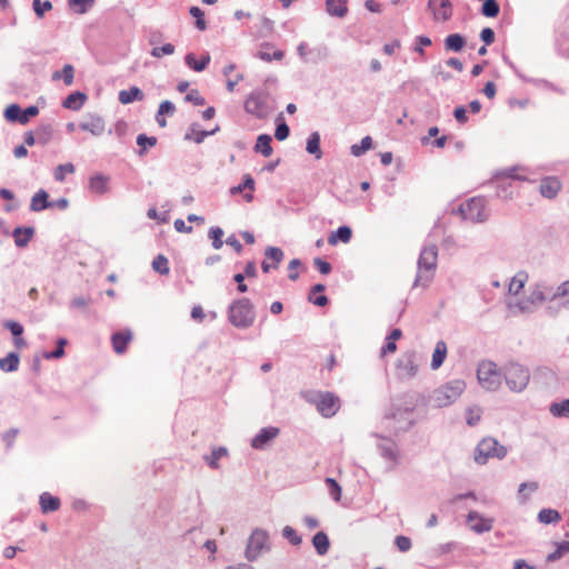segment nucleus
Here are the masks:
<instances>
[{
	"mask_svg": "<svg viewBox=\"0 0 569 569\" xmlns=\"http://www.w3.org/2000/svg\"><path fill=\"white\" fill-rule=\"evenodd\" d=\"M507 448L495 438H483L476 447L473 459L478 465H486L490 458L503 459L507 456Z\"/></svg>",
	"mask_w": 569,
	"mask_h": 569,
	"instance_id": "nucleus-7",
	"label": "nucleus"
},
{
	"mask_svg": "<svg viewBox=\"0 0 569 569\" xmlns=\"http://www.w3.org/2000/svg\"><path fill=\"white\" fill-rule=\"evenodd\" d=\"M49 194L46 190L40 189L31 199L30 210L34 212L42 211L48 208H53L54 203L48 200Z\"/></svg>",
	"mask_w": 569,
	"mask_h": 569,
	"instance_id": "nucleus-21",
	"label": "nucleus"
},
{
	"mask_svg": "<svg viewBox=\"0 0 569 569\" xmlns=\"http://www.w3.org/2000/svg\"><path fill=\"white\" fill-rule=\"evenodd\" d=\"M266 259H270L273 261V268L282 261L283 251L278 247H268L264 251Z\"/></svg>",
	"mask_w": 569,
	"mask_h": 569,
	"instance_id": "nucleus-52",
	"label": "nucleus"
},
{
	"mask_svg": "<svg viewBox=\"0 0 569 569\" xmlns=\"http://www.w3.org/2000/svg\"><path fill=\"white\" fill-rule=\"evenodd\" d=\"M184 61H186V64H187L190 69H192V70H194V71H197V72H201V71H203V70L207 68V66L209 64V62H210V56H209V53H206V54H203V56L201 57V59L198 61V60L196 59V57H194V54H193V53H188V54L186 56V58H184Z\"/></svg>",
	"mask_w": 569,
	"mask_h": 569,
	"instance_id": "nucleus-30",
	"label": "nucleus"
},
{
	"mask_svg": "<svg viewBox=\"0 0 569 569\" xmlns=\"http://www.w3.org/2000/svg\"><path fill=\"white\" fill-rule=\"evenodd\" d=\"M466 43L465 38L459 33H451L445 39V49L447 51L459 52Z\"/></svg>",
	"mask_w": 569,
	"mask_h": 569,
	"instance_id": "nucleus-34",
	"label": "nucleus"
},
{
	"mask_svg": "<svg viewBox=\"0 0 569 569\" xmlns=\"http://www.w3.org/2000/svg\"><path fill=\"white\" fill-rule=\"evenodd\" d=\"M37 142L44 146L47 144L53 136V129L51 124H42L40 126L37 131Z\"/></svg>",
	"mask_w": 569,
	"mask_h": 569,
	"instance_id": "nucleus-40",
	"label": "nucleus"
},
{
	"mask_svg": "<svg viewBox=\"0 0 569 569\" xmlns=\"http://www.w3.org/2000/svg\"><path fill=\"white\" fill-rule=\"evenodd\" d=\"M306 150L308 153L313 154L316 159H320L322 157V151L320 149V134L318 131H315L309 136Z\"/></svg>",
	"mask_w": 569,
	"mask_h": 569,
	"instance_id": "nucleus-36",
	"label": "nucleus"
},
{
	"mask_svg": "<svg viewBox=\"0 0 569 569\" xmlns=\"http://www.w3.org/2000/svg\"><path fill=\"white\" fill-rule=\"evenodd\" d=\"M246 189L251 190V191L254 189V180L252 179V177L250 174H246L243 177V182L236 187H232L230 189V192H231V194H237V193L242 192Z\"/></svg>",
	"mask_w": 569,
	"mask_h": 569,
	"instance_id": "nucleus-58",
	"label": "nucleus"
},
{
	"mask_svg": "<svg viewBox=\"0 0 569 569\" xmlns=\"http://www.w3.org/2000/svg\"><path fill=\"white\" fill-rule=\"evenodd\" d=\"M477 378L479 385L487 391H497L502 383V367L490 360L481 361L478 365Z\"/></svg>",
	"mask_w": 569,
	"mask_h": 569,
	"instance_id": "nucleus-6",
	"label": "nucleus"
},
{
	"mask_svg": "<svg viewBox=\"0 0 569 569\" xmlns=\"http://www.w3.org/2000/svg\"><path fill=\"white\" fill-rule=\"evenodd\" d=\"M40 507L43 513L52 512L59 509L60 500L48 492L40 496Z\"/></svg>",
	"mask_w": 569,
	"mask_h": 569,
	"instance_id": "nucleus-33",
	"label": "nucleus"
},
{
	"mask_svg": "<svg viewBox=\"0 0 569 569\" xmlns=\"http://www.w3.org/2000/svg\"><path fill=\"white\" fill-rule=\"evenodd\" d=\"M223 230L220 227H212L209 230V238L212 239V247L214 249H220L223 244L222 237H223Z\"/></svg>",
	"mask_w": 569,
	"mask_h": 569,
	"instance_id": "nucleus-59",
	"label": "nucleus"
},
{
	"mask_svg": "<svg viewBox=\"0 0 569 569\" xmlns=\"http://www.w3.org/2000/svg\"><path fill=\"white\" fill-rule=\"evenodd\" d=\"M547 286L537 283L530 288L529 295L526 300L518 303L521 311H530L528 305H542L547 299L546 295Z\"/></svg>",
	"mask_w": 569,
	"mask_h": 569,
	"instance_id": "nucleus-16",
	"label": "nucleus"
},
{
	"mask_svg": "<svg viewBox=\"0 0 569 569\" xmlns=\"http://www.w3.org/2000/svg\"><path fill=\"white\" fill-rule=\"evenodd\" d=\"M189 12L196 18V27L201 31L206 30L207 23L203 19V11L199 7H191Z\"/></svg>",
	"mask_w": 569,
	"mask_h": 569,
	"instance_id": "nucleus-64",
	"label": "nucleus"
},
{
	"mask_svg": "<svg viewBox=\"0 0 569 569\" xmlns=\"http://www.w3.org/2000/svg\"><path fill=\"white\" fill-rule=\"evenodd\" d=\"M91 301L89 296H78L70 301L69 307L71 310H86Z\"/></svg>",
	"mask_w": 569,
	"mask_h": 569,
	"instance_id": "nucleus-53",
	"label": "nucleus"
},
{
	"mask_svg": "<svg viewBox=\"0 0 569 569\" xmlns=\"http://www.w3.org/2000/svg\"><path fill=\"white\" fill-rule=\"evenodd\" d=\"M33 232H34V230L31 227L16 228L12 233L13 238H14L16 246L20 247V248L26 247L28 244V242L30 241V239L32 238Z\"/></svg>",
	"mask_w": 569,
	"mask_h": 569,
	"instance_id": "nucleus-29",
	"label": "nucleus"
},
{
	"mask_svg": "<svg viewBox=\"0 0 569 569\" xmlns=\"http://www.w3.org/2000/svg\"><path fill=\"white\" fill-rule=\"evenodd\" d=\"M326 485L328 487L329 493L335 501H339L341 498V487L340 485L332 478L326 479Z\"/></svg>",
	"mask_w": 569,
	"mask_h": 569,
	"instance_id": "nucleus-61",
	"label": "nucleus"
},
{
	"mask_svg": "<svg viewBox=\"0 0 569 569\" xmlns=\"http://www.w3.org/2000/svg\"><path fill=\"white\" fill-rule=\"evenodd\" d=\"M560 188H561V183L555 177H547V178L542 179L540 182V187H539L540 193L545 198H549V199L555 198L558 194Z\"/></svg>",
	"mask_w": 569,
	"mask_h": 569,
	"instance_id": "nucleus-20",
	"label": "nucleus"
},
{
	"mask_svg": "<svg viewBox=\"0 0 569 569\" xmlns=\"http://www.w3.org/2000/svg\"><path fill=\"white\" fill-rule=\"evenodd\" d=\"M108 182H109V178L107 176L98 173L90 178L89 188L91 191H93L96 193L103 194V193H107L109 190Z\"/></svg>",
	"mask_w": 569,
	"mask_h": 569,
	"instance_id": "nucleus-25",
	"label": "nucleus"
},
{
	"mask_svg": "<svg viewBox=\"0 0 569 569\" xmlns=\"http://www.w3.org/2000/svg\"><path fill=\"white\" fill-rule=\"evenodd\" d=\"M111 339L113 350L117 353H123L126 351L127 345L132 339V333L130 330L114 332Z\"/></svg>",
	"mask_w": 569,
	"mask_h": 569,
	"instance_id": "nucleus-23",
	"label": "nucleus"
},
{
	"mask_svg": "<svg viewBox=\"0 0 569 569\" xmlns=\"http://www.w3.org/2000/svg\"><path fill=\"white\" fill-rule=\"evenodd\" d=\"M312 545L319 556H325L330 547V541L326 532L319 531L312 538Z\"/></svg>",
	"mask_w": 569,
	"mask_h": 569,
	"instance_id": "nucleus-32",
	"label": "nucleus"
},
{
	"mask_svg": "<svg viewBox=\"0 0 569 569\" xmlns=\"http://www.w3.org/2000/svg\"><path fill=\"white\" fill-rule=\"evenodd\" d=\"M465 389L466 383L463 380H450L431 392L429 403L435 408L448 407L457 401Z\"/></svg>",
	"mask_w": 569,
	"mask_h": 569,
	"instance_id": "nucleus-3",
	"label": "nucleus"
},
{
	"mask_svg": "<svg viewBox=\"0 0 569 569\" xmlns=\"http://www.w3.org/2000/svg\"><path fill=\"white\" fill-rule=\"evenodd\" d=\"M502 378L510 391L520 393L529 385L530 371L519 362L509 361L502 366Z\"/></svg>",
	"mask_w": 569,
	"mask_h": 569,
	"instance_id": "nucleus-4",
	"label": "nucleus"
},
{
	"mask_svg": "<svg viewBox=\"0 0 569 569\" xmlns=\"http://www.w3.org/2000/svg\"><path fill=\"white\" fill-rule=\"evenodd\" d=\"M96 0H68V6L78 14H84L93 8Z\"/></svg>",
	"mask_w": 569,
	"mask_h": 569,
	"instance_id": "nucleus-39",
	"label": "nucleus"
},
{
	"mask_svg": "<svg viewBox=\"0 0 569 569\" xmlns=\"http://www.w3.org/2000/svg\"><path fill=\"white\" fill-rule=\"evenodd\" d=\"M272 138L270 134L262 133L258 136L253 147L254 152L261 153L263 157H270L273 152L271 147Z\"/></svg>",
	"mask_w": 569,
	"mask_h": 569,
	"instance_id": "nucleus-24",
	"label": "nucleus"
},
{
	"mask_svg": "<svg viewBox=\"0 0 569 569\" xmlns=\"http://www.w3.org/2000/svg\"><path fill=\"white\" fill-rule=\"evenodd\" d=\"M228 319L239 329L251 327L256 319L254 308L248 298L234 300L228 309Z\"/></svg>",
	"mask_w": 569,
	"mask_h": 569,
	"instance_id": "nucleus-5",
	"label": "nucleus"
},
{
	"mask_svg": "<svg viewBox=\"0 0 569 569\" xmlns=\"http://www.w3.org/2000/svg\"><path fill=\"white\" fill-rule=\"evenodd\" d=\"M308 401L315 403L323 417H332L339 409V398L331 392H316L310 395Z\"/></svg>",
	"mask_w": 569,
	"mask_h": 569,
	"instance_id": "nucleus-12",
	"label": "nucleus"
},
{
	"mask_svg": "<svg viewBox=\"0 0 569 569\" xmlns=\"http://www.w3.org/2000/svg\"><path fill=\"white\" fill-rule=\"evenodd\" d=\"M78 127L87 132H90L94 137H100L106 131V122L103 118L97 113L87 114Z\"/></svg>",
	"mask_w": 569,
	"mask_h": 569,
	"instance_id": "nucleus-14",
	"label": "nucleus"
},
{
	"mask_svg": "<svg viewBox=\"0 0 569 569\" xmlns=\"http://www.w3.org/2000/svg\"><path fill=\"white\" fill-rule=\"evenodd\" d=\"M326 9L330 16L342 18L347 14V0H326Z\"/></svg>",
	"mask_w": 569,
	"mask_h": 569,
	"instance_id": "nucleus-27",
	"label": "nucleus"
},
{
	"mask_svg": "<svg viewBox=\"0 0 569 569\" xmlns=\"http://www.w3.org/2000/svg\"><path fill=\"white\" fill-rule=\"evenodd\" d=\"M174 53V46L171 43H166L161 47H153L150 51V54L153 58H161L162 56H169Z\"/></svg>",
	"mask_w": 569,
	"mask_h": 569,
	"instance_id": "nucleus-62",
	"label": "nucleus"
},
{
	"mask_svg": "<svg viewBox=\"0 0 569 569\" xmlns=\"http://www.w3.org/2000/svg\"><path fill=\"white\" fill-rule=\"evenodd\" d=\"M372 437L377 438V450L382 459L389 465L388 470H395L401 460V451L398 443L383 435L373 432Z\"/></svg>",
	"mask_w": 569,
	"mask_h": 569,
	"instance_id": "nucleus-8",
	"label": "nucleus"
},
{
	"mask_svg": "<svg viewBox=\"0 0 569 569\" xmlns=\"http://www.w3.org/2000/svg\"><path fill=\"white\" fill-rule=\"evenodd\" d=\"M290 129L289 126L283 121L282 116H278L277 118V127L274 131V137L279 141H283L289 137Z\"/></svg>",
	"mask_w": 569,
	"mask_h": 569,
	"instance_id": "nucleus-51",
	"label": "nucleus"
},
{
	"mask_svg": "<svg viewBox=\"0 0 569 569\" xmlns=\"http://www.w3.org/2000/svg\"><path fill=\"white\" fill-rule=\"evenodd\" d=\"M19 355L10 352L7 357L0 359V369L4 372H13L19 367Z\"/></svg>",
	"mask_w": 569,
	"mask_h": 569,
	"instance_id": "nucleus-37",
	"label": "nucleus"
},
{
	"mask_svg": "<svg viewBox=\"0 0 569 569\" xmlns=\"http://www.w3.org/2000/svg\"><path fill=\"white\" fill-rule=\"evenodd\" d=\"M351 236H352L351 229L347 226H341L329 236L328 242L330 244H336L338 241L347 243L350 241Z\"/></svg>",
	"mask_w": 569,
	"mask_h": 569,
	"instance_id": "nucleus-35",
	"label": "nucleus"
},
{
	"mask_svg": "<svg viewBox=\"0 0 569 569\" xmlns=\"http://www.w3.org/2000/svg\"><path fill=\"white\" fill-rule=\"evenodd\" d=\"M264 106L266 94L262 91H253L249 94L244 102V110L248 113L262 119L266 117Z\"/></svg>",
	"mask_w": 569,
	"mask_h": 569,
	"instance_id": "nucleus-13",
	"label": "nucleus"
},
{
	"mask_svg": "<svg viewBox=\"0 0 569 569\" xmlns=\"http://www.w3.org/2000/svg\"><path fill=\"white\" fill-rule=\"evenodd\" d=\"M467 523L469 525L470 529L476 533H485L492 529L493 519L486 518L478 511H470L467 516Z\"/></svg>",
	"mask_w": 569,
	"mask_h": 569,
	"instance_id": "nucleus-17",
	"label": "nucleus"
},
{
	"mask_svg": "<svg viewBox=\"0 0 569 569\" xmlns=\"http://www.w3.org/2000/svg\"><path fill=\"white\" fill-rule=\"evenodd\" d=\"M280 433L277 427H264L251 439V447L257 450L266 449Z\"/></svg>",
	"mask_w": 569,
	"mask_h": 569,
	"instance_id": "nucleus-15",
	"label": "nucleus"
},
{
	"mask_svg": "<svg viewBox=\"0 0 569 569\" xmlns=\"http://www.w3.org/2000/svg\"><path fill=\"white\" fill-rule=\"evenodd\" d=\"M74 170L76 168L71 162L59 164L56 167L53 171V178L58 182H63L66 179V174L73 173Z\"/></svg>",
	"mask_w": 569,
	"mask_h": 569,
	"instance_id": "nucleus-44",
	"label": "nucleus"
},
{
	"mask_svg": "<svg viewBox=\"0 0 569 569\" xmlns=\"http://www.w3.org/2000/svg\"><path fill=\"white\" fill-rule=\"evenodd\" d=\"M500 7L496 0H483L481 13L488 18H495L499 14Z\"/></svg>",
	"mask_w": 569,
	"mask_h": 569,
	"instance_id": "nucleus-47",
	"label": "nucleus"
},
{
	"mask_svg": "<svg viewBox=\"0 0 569 569\" xmlns=\"http://www.w3.org/2000/svg\"><path fill=\"white\" fill-rule=\"evenodd\" d=\"M264 550H269L268 532L263 529L257 528L248 539L244 556L248 561H254Z\"/></svg>",
	"mask_w": 569,
	"mask_h": 569,
	"instance_id": "nucleus-10",
	"label": "nucleus"
},
{
	"mask_svg": "<svg viewBox=\"0 0 569 569\" xmlns=\"http://www.w3.org/2000/svg\"><path fill=\"white\" fill-rule=\"evenodd\" d=\"M67 345V339L59 338L57 341V348L51 352H46V359H59L64 356V346Z\"/></svg>",
	"mask_w": 569,
	"mask_h": 569,
	"instance_id": "nucleus-60",
	"label": "nucleus"
},
{
	"mask_svg": "<svg viewBox=\"0 0 569 569\" xmlns=\"http://www.w3.org/2000/svg\"><path fill=\"white\" fill-rule=\"evenodd\" d=\"M413 410V405L405 408H392V410L383 417L381 421L382 428L392 435L408 431L416 423Z\"/></svg>",
	"mask_w": 569,
	"mask_h": 569,
	"instance_id": "nucleus-2",
	"label": "nucleus"
},
{
	"mask_svg": "<svg viewBox=\"0 0 569 569\" xmlns=\"http://www.w3.org/2000/svg\"><path fill=\"white\" fill-rule=\"evenodd\" d=\"M558 298H562L565 300V306L569 307V280H566L558 286L552 299Z\"/></svg>",
	"mask_w": 569,
	"mask_h": 569,
	"instance_id": "nucleus-57",
	"label": "nucleus"
},
{
	"mask_svg": "<svg viewBox=\"0 0 569 569\" xmlns=\"http://www.w3.org/2000/svg\"><path fill=\"white\" fill-rule=\"evenodd\" d=\"M20 117H21V108L20 106L13 103L6 108L4 110V118L9 122H19L20 123Z\"/></svg>",
	"mask_w": 569,
	"mask_h": 569,
	"instance_id": "nucleus-54",
	"label": "nucleus"
},
{
	"mask_svg": "<svg viewBox=\"0 0 569 569\" xmlns=\"http://www.w3.org/2000/svg\"><path fill=\"white\" fill-rule=\"evenodd\" d=\"M527 489H529L531 492H535L538 490V483L532 481V482H522L519 485L518 499H519L520 503H526L528 500V497L523 493L525 491H527Z\"/></svg>",
	"mask_w": 569,
	"mask_h": 569,
	"instance_id": "nucleus-56",
	"label": "nucleus"
},
{
	"mask_svg": "<svg viewBox=\"0 0 569 569\" xmlns=\"http://www.w3.org/2000/svg\"><path fill=\"white\" fill-rule=\"evenodd\" d=\"M418 368L419 359L413 350L402 353L396 361L397 377L401 380H409L416 377Z\"/></svg>",
	"mask_w": 569,
	"mask_h": 569,
	"instance_id": "nucleus-11",
	"label": "nucleus"
},
{
	"mask_svg": "<svg viewBox=\"0 0 569 569\" xmlns=\"http://www.w3.org/2000/svg\"><path fill=\"white\" fill-rule=\"evenodd\" d=\"M152 269L160 274H168L170 271L168 259L163 254H158L152 261Z\"/></svg>",
	"mask_w": 569,
	"mask_h": 569,
	"instance_id": "nucleus-49",
	"label": "nucleus"
},
{
	"mask_svg": "<svg viewBox=\"0 0 569 569\" xmlns=\"http://www.w3.org/2000/svg\"><path fill=\"white\" fill-rule=\"evenodd\" d=\"M428 10L437 21H447L452 16V4L449 0H429Z\"/></svg>",
	"mask_w": 569,
	"mask_h": 569,
	"instance_id": "nucleus-18",
	"label": "nucleus"
},
{
	"mask_svg": "<svg viewBox=\"0 0 569 569\" xmlns=\"http://www.w3.org/2000/svg\"><path fill=\"white\" fill-rule=\"evenodd\" d=\"M459 211L463 220L475 223L485 222L489 217V212L486 209V203L482 198H472L461 203Z\"/></svg>",
	"mask_w": 569,
	"mask_h": 569,
	"instance_id": "nucleus-9",
	"label": "nucleus"
},
{
	"mask_svg": "<svg viewBox=\"0 0 569 569\" xmlns=\"http://www.w3.org/2000/svg\"><path fill=\"white\" fill-rule=\"evenodd\" d=\"M538 520L541 523H546V525L557 522L558 520H560V513L555 509L545 508L539 511Z\"/></svg>",
	"mask_w": 569,
	"mask_h": 569,
	"instance_id": "nucleus-43",
	"label": "nucleus"
},
{
	"mask_svg": "<svg viewBox=\"0 0 569 569\" xmlns=\"http://www.w3.org/2000/svg\"><path fill=\"white\" fill-rule=\"evenodd\" d=\"M87 100L83 92L76 91L70 93L62 102V107L70 110H79Z\"/></svg>",
	"mask_w": 569,
	"mask_h": 569,
	"instance_id": "nucleus-26",
	"label": "nucleus"
},
{
	"mask_svg": "<svg viewBox=\"0 0 569 569\" xmlns=\"http://www.w3.org/2000/svg\"><path fill=\"white\" fill-rule=\"evenodd\" d=\"M528 273L526 271L517 272L510 280L508 291L510 295H518L528 281Z\"/></svg>",
	"mask_w": 569,
	"mask_h": 569,
	"instance_id": "nucleus-31",
	"label": "nucleus"
},
{
	"mask_svg": "<svg viewBox=\"0 0 569 569\" xmlns=\"http://www.w3.org/2000/svg\"><path fill=\"white\" fill-rule=\"evenodd\" d=\"M447 357V345L443 340H439L436 343L433 353H432V360H431V368L433 370H437L440 368Z\"/></svg>",
	"mask_w": 569,
	"mask_h": 569,
	"instance_id": "nucleus-28",
	"label": "nucleus"
},
{
	"mask_svg": "<svg viewBox=\"0 0 569 569\" xmlns=\"http://www.w3.org/2000/svg\"><path fill=\"white\" fill-rule=\"evenodd\" d=\"M297 52L305 63L310 61L317 62L319 59H325L328 56V50L326 47L310 49L306 42H301L298 46Z\"/></svg>",
	"mask_w": 569,
	"mask_h": 569,
	"instance_id": "nucleus-19",
	"label": "nucleus"
},
{
	"mask_svg": "<svg viewBox=\"0 0 569 569\" xmlns=\"http://www.w3.org/2000/svg\"><path fill=\"white\" fill-rule=\"evenodd\" d=\"M212 132H208L206 130H200L198 124L193 123L189 131L186 134V139H192L196 143H201L208 136H211Z\"/></svg>",
	"mask_w": 569,
	"mask_h": 569,
	"instance_id": "nucleus-42",
	"label": "nucleus"
},
{
	"mask_svg": "<svg viewBox=\"0 0 569 569\" xmlns=\"http://www.w3.org/2000/svg\"><path fill=\"white\" fill-rule=\"evenodd\" d=\"M119 102L122 104H129L134 101H141L144 99V93L138 87H130L127 90H121L118 94Z\"/></svg>",
	"mask_w": 569,
	"mask_h": 569,
	"instance_id": "nucleus-22",
	"label": "nucleus"
},
{
	"mask_svg": "<svg viewBox=\"0 0 569 569\" xmlns=\"http://www.w3.org/2000/svg\"><path fill=\"white\" fill-rule=\"evenodd\" d=\"M227 455H228L227 448L219 447V448L212 449L210 455L204 456V460L211 469H218L219 468L218 461L222 457H226Z\"/></svg>",
	"mask_w": 569,
	"mask_h": 569,
	"instance_id": "nucleus-38",
	"label": "nucleus"
},
{
	"mask_svg": "<svg viewBox=\"0 0 569 569\" xmlns=\"http://www.w3.org/2000/svg\"><path fill=\"white\" fill-rule=\"evenodd\" d=\"M549 411L553 417H569V399L551 403Z\"/></svg>",
	"mask_w": 569,
	"mask_h": 569,
	"instance_id": "nucleus-41",
	"label": "nucleus"
},
{
	"mask_svg": "<svg viewBox=\"0 0 569 569\" xmlns=\"http://www.w3.org/2000/svg\"><path fill=\"white\" fill-rule=\"evenodd\" d=\"M32 8H33L36 14L39 18H42L46 11H49L52 9V3L49 0H46L43 2L41 0H33Z\"/></svg>",
	"mask_w": 569,
	"mask_h": 569,
	"instance_id": "nucleus-63",
	"label": "nucleus"
},
{
	"mask_svg": "<svg viewBox=\"0 0 569 569\" xmlns=\"http://www.w3.org/2000/svg\"><path fill=\"white\" fill-rule=\"evenodd\" d=\"M482 410L478 406L469 407L466 411V422L468 426H476L481 419Z\"/></svg>",
	"mask_w": 569,
	"mask_h": 569,
	"instance_id": "nucleus-50",
	"label": "nucleus"
},
{
	"mask_svg": "<svg viewBox=\"0 0 569 569\" xmlns=\"http://www.w3.org/2000/svg\"><path fill=\"white\" fill-rule=\"evenodd\" d=\"M438 262V248L435 243L425 244L418 259V272L413 288H427L433 278Z\"/></svg>",
	"mask_w": 569,
	"mask_h": 569,
	"instance_id": "nucleus-1",
	"label": "nucleus"
},
{
	"mask_svg": "<svg viewBox=\"0 0 569 569\" xmlns=\"http://www.w3.org/2000/svg\"><path fill=\"white\" fill-rule=\"evenodd\" d=\"M371 148H372V139L370 136H366L365 138L361 139L360 144H352L350 150H351L352 156L360 157L365 152L370 150Z\"/></svg>",
	"mask_w": 569,
	"mask_h": 569,
	"instance_id": "nucleus-45",
	"label": "nucleus"
},
{
	"mask_svg": "<svg viewBox=\"0 0 569 569\" xmlns=\"http://www.w3.org/2000/svg\"><path fill=\"white\" fill-rule=\"evenodd\" d=\"M61 77L63 78V81L67 86H71L73 83V77H74L73 67L71 64H66L61 72L56 71L52 74L53 80L60 79Z\"/></svg>",
	"mask_w": 569,
	"mask_h": 569,
	"instance_id": "nucleus-48",
	"label": "nucleus"
},
{
	"mask_svg": "<svg viewBox=\"0 0 569 569\" xmlns=\"http://www.w3.org/2000/svg\"><path fill=\"white\" fill-rule=\"evenodd\" d=\"M557 548L553 552L547 556V561L553 562L562 558L569 552V539L559 543H556Z\"/></svg>",
	"mask_w": 569,
	"mask_h": 569,
	"instance_id": "nucleus-46",
	"label": "nucleus"
},
{
	"mask_svg": "<svg viewBox=\"0 0 569 569\" xmlns=\"http://www.w3.org/2000/svg\"><path fill=\"white\" fill-rule=\"evenodd\" d=\"M282 536L293 546H299L302 542L301 536L290 526L282 529Z\"/></svg>",
	"mask_w": 569,
	"mask_h": 569,
	"instance_id": "nucleus-55",
	"label": "nucleus"
}]
</instances>
